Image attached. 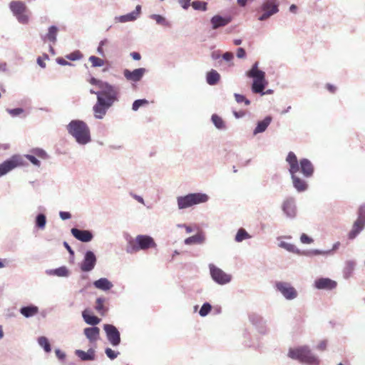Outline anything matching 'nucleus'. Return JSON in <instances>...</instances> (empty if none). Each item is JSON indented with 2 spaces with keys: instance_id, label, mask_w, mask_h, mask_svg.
I'll return each mask as SVG.
<instances>
[{
  "instance_id": "obj_62",
  "label": "nucleus",
  "mask_w": 365,
  "mask_h": 365,
  "mask_svg": "<svg viewBox=\"0 0 365 365\" xmlns=\"http://www.w3.org/2000/svg\"><path fill=\"white\" fill-rule=\"evenodd\" d=\"M253 0H237V3L241 6H245L248 1H252Z\"/></svg>"
},
{
  "instance_id": "obj_18",
  "label": "nucleus",
  "mask_w": 365,
  "mask_h": 365,
  "mask_svg": "<svg viewBox=\"0 0 365 365\" xmlns=\"http://www.w3.org/2000/svg\"><path fill=\"white\" fill-rule=\"evenodd\" d=\"M145 71V69L143 68H137L133 71L125 69L123 72V74L127 80L137 82L142 78Z\"/></svg>"
},
{
  "instance_id": "obj_16",
  "label": "nucleus",
  "mask_w": 365,
  "mask_h": 365,
  "mask_svg": "<svg viewBox=\"0 0 365 365\" xmlns=\"http://www.w3.org/2000/svg\"><path fill=\"white\" fill-rule=\"evenodd\" d=\"M365 225V216L359 214L357 220L354 223L352 230L349 233L350 240L354 239L356 235L362 230Z\"/></svg>"
},
{
  "instance_id": "obj_54",
  "label": "nucleus",
  "mask_w": 365,
  "mask_h": 365,
  "mask_svg": "<svg viewBox=\"0 0 365 365\" xmlns=\"http://www.w3.org/2000/svg\"><path fill=\"white\" fill-rule=\"evenodd\" d=\"M327 341L323 340L319 343V344L317 345V349L320 351H324L327 349Z\"/></svg>"
},
{
  "instance_id": "obj_10",
  "label": "nucleus",
  "mask_w": 365,
  "mask_h": 365,
  "mask_svg": "<svg viewBox=\"0 0 365 365\" xmlns=\"http://www.w3.org/2000/svg\"><path fill=\"white\" fill-rule=\"evenodd\" d=\"M277 289L288 300L297 297V292L294 287L288 282H278L275 285Z\"/></svg>"
},
{
  "instance_id": "obj_38",
  "label": "nucleus",
  "mask_w": 365,
  "mask_h": 365,
  "mask_svg": "<svg viewBox=\"0 0 365 365\" xmlns=\"http://www.w3.org/2000/svg\"><path fill=\"white\" fill-rule=\"evenodd\" d=\"M38 342L41 346H42L46 352H50L51 349L50 346V343L48 339L45 336H41L38 339Z\"/></svg>"
},
{
  "instance_id": "obj_45",
  "label": "nucleus",
  "mask_w": 365,
  "mask_h": 365,
  "mask_svg": "<svg viewBox=\"0 0 365 365\" xmlns=\"http://www.w3.org/2000/svg\"><path fill=\"white\" fill-rule=\"evenodd\" d=\"M54 274L58 277H66L68 274V271L65 267H61L56 269L53 271Z\"/></svg>"
},
{
  "instance_id": "obj_26",
  "label": "nucleus",
  "mask_w": 365,
  "mask_h": 365,
  "mask_svg": "<svg viewBox=\"0 0 365 365\" xmlns=\"http://www.w3.org/2000/svg\"><path fill=\"white\" fill-rule=\"evenodd\" d=\"M93 284L96 288L105 291L110 289L113 287L112 283L106 278H101L95 281Z\"/></svg>"
},
{
  "instance_id": "obj_56",
  "label": "nucleus",
  "mask_w": 365,
  "mask_h": 365,
  "mask_svg": "<svg viewBox=\"0 0 365 365\" xmlns=\"http://www.w3.org/2000/svg\"><path fill=\"white\" fill-rule=\"evenodd\" d=\"M59 215H60L61 218L63 220L70 219L71 217V214L68 212L61 211V212H60Z\"/></svg>"
},
{
  "instance_id": "obj_5",
  "label": "nucleus",
  "mask_w": 365,
  "mask_h": 365,
  "mask_svg": "<svg viewBox=\"0 0 365 365\" xmlns=\"http://www.w3.org/2000/svg\"><path fill=\"white\" fill-rule=\"evenodd\" d=\"M288 356L292 359H297L302 363L316 364L317 359L314 356L307 346H301L297 349H290Z\"/></svg>"
},
{
  "instance_id": "obj_8",
  "label": "nucleus",
  "mask_w": 365,
  "mask_h": 365,
  "mask_svg": "<svg viewBox=\"0 0 365 365\" xmlns=\"http://www.w3.org/2000/svg\"><path fill=\"white\" fill-rule=\"evenodd\" d=\"M101 90L97 93V98L101 97L108 106H112L115 101H118V88L106 83Z\"/></svg>"
},
{
  "instance_id": "obj_13",
  "label": "nucleus",
  "mask_w": 365,
  "mask_h": 365,
  "mask_svg": "<svg viewBox=\"0 0 365 365\" xmlns=\"http://www.w3.org/2000/svg\"><path fill=\"white\" fill-rule=\"evenodd\" d=\"M96 263V257L93 252H86L84 259L81 264V269L83 272H89L92 270Z\"/></svg>"
},
{
  "instance_id": "obj_7",
  "label": "nucleus",
  "mask_w": 365,
  "mask_h": 365,
  "mask_svg": "<svg viewBox=\"0 0 365 365\" xmlns=\"http://www.w3.org/2000/svg\"><path fill=\"white\" fill-rule=\"evenodd\" d=\"M9 7L20 23L26 24L29 22V12L25 3L21 1H12Z\"/></svg>"
},
{
  "instance_id": "obj_51",
  "label": "nucleus",
  "mask_w": 365,
  "mask_h": 365,
  "mask_svg": "<svg viewBox=\"0 0 365 365\" xmlns=\"http://www.w3.org/2000/svg\"><path fill=\"white\" fill-rule=\"evenodd\" d=\"M300 240L303 244H311L313 242V240L304 233L301 235Z\"/></svg>"
},
{
  "instance_id": "obj_36",
  "label": "nucleus",
  "mask_w": 365,
  "mask_h": 365,
  "mask_svg": "<svg viewBox=\"0 0 365 365\" xmlns=\"http://www.w3.org/2000/svg\"><path fill=\"white\" fill-rule=\"evenodd\" d=\"M46 223V218L43 214H38L36 218V225L41 230L45 228Z\"/></svg>"
},
{
  "instance_id": "obj_64",
  "label": "nucleus",
  "mask_w": 365,
  "mask_h": 365,
  "mask_svg": "<svg viewBox=\"0 0 365 365\" xmlns=\"http://www.w3.org/2000/svg\"><path fill=\"white\" fill-rule=\"evenodd\" d=\"M37 62L41 67H42V68L46 67V63L43 62V61L40 57L38 58Z\"/></svg>"
},
{
  "instance_id": "obj_25",
  "label": "nucleus",
  "mask_w": 365,
  "mask_h": 365,
  "mask_svg": "<svg viewBox=\"0 0 365 365\" xmlns=\"http://www.w3.org/2000/svg\"><path fill=\"white\" fill-rule=\"evenodd\" d=\"M282 209L287 216L294 217L295 215V206L292 200H287L284 201Z\"/></svg>"
},
{
  "instance_id": "obj_22",
  "label": "nucleus",
  "mask_w": 365,
  "mask_h": 365,
  "mask_svg": "<svg viewBox=\"0 0 365 365\" xmlns=\"http://www.w3.org/2000/svg\"><path fill=\"white\" fill-rule=\"evenodd\" d=\"M140 12L141 6L140 5H138L135 11L125 15L120 16L119 17V21L123 23L135 21L140 16Z\"/></svg>"
},
{
  "instance_id": "obj_60",
  "label": "nucleus",
  "mask_w": 365,
  "mask_h": 365,
  "mask_svg": "<svg viewBox=\"0 0 365 365\" xmlns=\"http://www.w3.org/2000/svg\"><path fill=\"white\" fill-rule=\"evenodd\" d=\"M56 61L58 62V63L61 64V65H63V66H65V65H68L69 64L68 63V61H66L64 58H58L56 59Z\"/></svg>"
},
{
  "instance_id": "obj_12",
  "label": "nucleus",
  "mask_w": 365,
  "mask_h": 365,
  "mask_svg": "<svg viewBox=\"0 0 365 365\" xmlns=\"http://www.w3.org/2000/svg\"><path fill=\"white\" fill-rule=\"evenodd\" d=\"M210 273L212 279L217 283L224 284L231 280V276L224 272L222 269L213 264L210 265Z\"/></svg>"
},
{
  "instance_id": "obj_57",
  "label": "nucleus",
  "mask_w": 365,
  "mask_h": 365,
  "mask_svg": "<svg viewBox=\"0 0 365 365\" xmlns=\"http://www.w3.org/2000/svg\"><path fill=\"white\" fill-rule=\"evenodd\" d=\"M222 57L225 60L229 61L233 58L234 56H233V53L231 52H226L223 54Z\"/></svg>"
},
{
  "instance_id": "obj_48",
  "label": "nucleus",
  "mask_w": 365,
  "mask_h": 365,
  "mask_svg": "<svg viewBox=\"0 0 365 365\" xmlns=\"http://www.w3.org/2000/svg\"><path fill=\"white\" fill-rule=\"evenodd\" d=\"M152 19H154L158 24H167L165 19L160 15L154 14L152 16Z\"/></svg>"
},
{
  "instance_id": "obj_58",
  "label": "nucleus",
  "mask_w": 365,
  "mask_h": 365,
  "mask_svg": "<svg viewBox=\"0 0 365 365\" xmlns=\"http://www.w3.org/2000/svg\"><path fill=\"white\" fill-rule=\"evenodd\" d=\"M56 356L60 359H63L66 356L65 354L59 349L56 350Z\"/></svg>"
},
{
  "instance_id": "obj_30",
  "label": "nucleus",
  "mask_w": 365,
  "mask_h": 365,
  "mask_svg": "<svg viewBox=\"0 0 365 365\" xmlns=\"http://www.w3.org/2000/svg\"><path fill=\"white\" fill-rule=\"evenodd\" d=\"M220 78V74L215 70H212L207 73V82L211 86L217 84Z\"/></svg>"
},
{
  "instance_id": "obj_33",
  "label": "nucleus",
  "mask_w": 365,
  "mask_h": 365,
  "mask_svg": "<svg viewBox=\"0 0 365 365\" xmlns=\"http://www.w3.org/2000/svg\"><path fill=\"white\" fill-rule=\"evenodd\" d=\"M204 240V237L202 235L198 234L185 239V243L186 245L202 243Z\"/></svg>"
},
{
  "instance_id": "obj_42",
  "label": "nucleus",
  "mask_w": 365,
  "mask_h": 365,
  "mask_svg": "<svg viewBox=\"0 0 365 365\" xmlns=\"http://www.w3.org/2000/svg\"><path fill=\"white\" fill-rule=\"evenodd\" d=\"M148 103V101L145 99H139V100H136L133 102V106H132V109L135 111H136L137 110H138V108L140 107V106H145V105H147Z\"/></svg>"
},
{
  "instance_id": "obj_40",
  "label": "nucleus",
  "mask_w": 365,
  "mask_h": 365,
  "mask_svg": "<svg viewBox=\"0 0 365 365\" xmlns=\"http://www.w3.org/2000/svg\"><path fill=\"white\" fill-rule=\"evenodd\" d=\"M89 61L91 63L93 67H100L104 65V61L95 56H91L89 58Z\"/></svg>"
},
{
  "instance_id": "obj_53",
  "label": "nucleus",
  "mask_w": 365,
  "mask_h": 365,
  "mask_svg": "<svg viewBox=\"0 0 365 365\" xmlns=\"http://www.w3.org/2000/svg\"><path fill=\"white\" fill-rule=\"evenodd\" d=\"M191 0H178L179 4L184 9H187L190 6Z\"/></svg>"
},
{
  "instance_id": "obj_9",
  "label": "nucleus",
  "mask_w": 365,
  "mask_h": 365,
  "mask_svg": "<svg viewBox=\"0 0 365 365\" xmlns=\"http://www.w3.org/2000/svg\"><path fill=\"white\" fill-rule=\"evenodd\" d=\"M279 1L277 0H267L262 4L261 9L263 14L258 18L259 21H264L279 11Z\"/></svg>"
},
{
  "instance_id": "obj_27",
  "label": "nucleus",
  "mask_w": 365,
  "mask_h": 365,
  "mask_svg": "<svg viewBox=\"0 0 365 365\" xmlns=\"http://www.w3.org/2000/svg\"><path fill=\"white\" fill-rule=\"evenodd\" d=\"M76 354L83 361L93 360L95 357V353L92 349L86 352L82 350H76Z\"/></svg>"
},
{
  "instance_id": "obj_11",
  "label": "nucleus",
  "mask_w": 365,
  "mask_h": 365,
  "mask_svg": "<svg viewBox=\"0 0 365 365\" xmlns=\"http://www.w3.org/2000/svg\"><path fill=\"white\" fill-rule=\"evenodd\" d=\"M103 329L109 342L114 346L119 345L120 343V336L117 328L112 324H104Z\"/></svg>"
},
{
  "instance_id": "obj_29",
  "label": "nucleus",
  "mask_w": 365,
  "mask_h": 365,
  "mask_svg": "<svg viewBox=\"0 0 365 365\" xmlns=\"http://www.w3.org/2000/svg\"><path fill=\"white\" fill-rule=\"evenodd\" d=\"M20 312L25 317H31L38 312V309L36 306H28L21 308Z\"/></svg>"
},
{
  "instance_id": "obj_47",
  "label": "nucleus",
  "mask_w": 365,
  "mask_h": 365,
  "mask_svg": "<svg viewBox=\"0 0 365 365\" xmlns=\"http://www.w3.org/2000/svg\"><path fill=\"white\" fill-rule=\"evenodd\" d=\"M26 158L29 160L33 165L40 166V161L32 154L25 155Z\"/></svg>"
},
{
  "instance_id": "obj_37",
  "label": "nucleus",
  "mask_w": 365,
  "mask_h": 365,
  "mask_svg": "<svg viewBox=\"0 0 365 365\" xmlns=\"http://www.w3.org/2000/svg\"><path fill=\"white\" fill-rule=\"evenodd\" d=\"M190 5L192 6V8L195 10L197 11H206L207 10V4L205 1H195L190 4Z\"/></svg>"
},
{
  "instance_id": "obj_63",
  "label": "nucleus",
  "mask_w": 365,
  "mask_h": 365,
  "mask_svg": "<svg viewBox=\"0 0 365 365\" xmlns=\"http://www.w3.org/2000/svg\"><path fill=\"white\" fill-rule=\"evenodd\" d=\"M65 247L66 248V250L68 251V252L71 255H73V250L71 249V247L69 246V245L66 242H64L63 243Z\"/></svg>"
},
{
  "instance_id": "obj_31",
  "label": "nucleus",
  "mask_w": 365,
  "mask_h": 365,
  "mask_svg": "<svg viewBox=\"0 0 365 365\" xmlns=\"http://www.w3.org/2000/svg\"><path fill=\"white\" fill-rule=\"evenodd\" d=\"M106 299L102 297L98 298L96 301L95 309L101 315H104L108 310L104 305Z\"/></svg>"
},
{
  "instance_id": "obj_23",
  "label": "nucleus",
  "mask_w": 365,
  "mask_h": 365,
  "mask_svg": "<svg viewBox=\"0 0 365 365\" xmlns=\"http://www.w3.org/2000/svg\"><path fill=\"white\" fill-rule=\"evenodd\" d=\"M300 168L302 173L305 177H310L313 174V165L307 159H302L300 160Z\"/></svg>"
},
{
  "instance_id": "obj_46",
  "label": "nucleus",
  "mask_w": 365,
  "mask_h": 365,
  "mask_svg": "<svg viewBox=\"0 0 365 365\" xmlns=\"http://www.w3.org/2000/svg\"><path fill=\"white\" fill-rule=\"evenodd\" d=\"M235 100L237 103H242L244 102L245 105L248 106L250 104V101L247 99L244 96L235 93Z\"/></svg>"
},
{
  "instance_id": "obj_49",
  "label": "nucleus",
  "mask_w": 365,
  "mask_h": 365,
  "mask_svg": "<svg viewBox=\"0 0 365 365\" xmlns=\"http://www.w3.org/2000/svg\"><path fill=\"white\" fill-rule=\"evenodd\" d=\"M89 83L92 85H95L98 88H99L100 89L103 86V85L106 83L105 82H103L98 79H96L95 78H91L90 80H89Z\"/></svg>"
},
{
  "instance_id": "obj_2",
  "label": "nucleus",
  "mask_w": 365,
  "mask_h": 365,
  "mask_svg": "<svg viewBox=\"0 0 365 365\" xmlns=\"http://www.w3.org/2000/svg\"><path fill=\"white\" fill-rule=\"evenodd\" d=\"M156 246L157 245L152 237L139 235L135 239L128 241L126 251L128 253H134L140 250H145L150 248H155Z\"/></svg>"
},
{
  "instance_id": "obj_35",
  "label": "nucleus",
  "mask_w": 365,
  "mask_h": 365,
  "mask_svg": "<svg viewBox=\"0 0 365 365\" xmlns=\"http://www.w3.org/2000/svg\"><path fill=\"white\" fill-rule=\"evenodd\" d=\"M250 237L251 236L247 232V231L245 229L240 228L235 236V241L237 242H240L242 240L250 239Z\"/></svg>"
},
{
  "instance_id": "obj_4",
  "label": "nucleus",
  "mask_w": 365,
  "mask_h": 365,
  "mask_svg": "<svg viewBox=\"0 0 365 365\" xmlns=\"http://www.w3.org/2000/svg\"><path fill=\"white\" fill-rule=\"evenodd\" d=\"M286 161L289 165V172L292 175L294 187L299 192L304 191L307 187L306 182L296 176V173L299 170L296 155L293 152H289L287 156Z\"/></svg>"
},
{
  "instance_id": "obj_6",
  "label": "nucleus",
  "mask_w": 365,
  "mask_h": 365,
  "mask_svg": "<svg viewBox=\"0 0 365 365\" xmlns=\"http://www.w3.org/2000/svg\"><path fill=\"white\" fill-rule=\"evenodd\" d=\"M208 196L202 193H192L177 199L179 209H185L191 206L207 202Z\"/></svg>"
},
{
  "instance_id": "obj_24",
  "label": "nucleus",
  "mask_w": 365,
  "mask_h": 365,
  "mask_svg": "<svg viewBox=\"0 0 365 365\" xmlns=\"http://www.w3.org/2000/svg\"><path fill=\"white\" fill-rule=\"evenodd\" d=\"M82 316L83 317L84 321L88 324L91 325H96L98 324L101 322V319L98 317L91 315L90 314V311L88 310H84L82 313Z\"/></svg>"
},
{
  "instance_id": "obj_59",
  "label": "nucleus",
  "mask_w": 365,
  "mask_h": 365,
  "mask_svg": "<svg viewBox=\"0 0 365 365\" xmlns=\"http://www.w3.org/2000/svg\"><path fill=\"white\" fill-rule=\"evenodd\" d=\"M130 56H132V58L134 59V60H140V58H141V56L139 53L138 52H133L130 53Z\"/></svg>"
},
{
  "instance_id": "obj_14",
  "label": "nucleus",
  "mask_w": 365,
  "mask_h": 365,
  "mask_svg": "<svg viewBox=\"0 0 365 365\" xmlns=\"http://www.w3.org/2000/svg\"><path fill=\"white\" fill-rule=\"evenodd\" d=\"M111 106H108L101 97L97 98V103L93 106L94 115L96 118L101 119L106 115L107 110Z\"/></svg>"
},
{
  "instance_id": "obj_43",
  "label": "nucleus",
  "mask_w": 365,
  "mask_h": 365,
  "mask_svg": "<svg viewBox=\"0 0 365 365\" xmlns=\"http://www.w3.org/2000/svg\"><path fill=\"white\" fill-rule=\"evenodd\" d=\"M212 307L209 303H205L202 306L199 314L202 317H205L210 311H211Z\"/></svg>"
},
{
  "instance_id": "obj_50",
  "label": "nucleus",
  "mask_w": 365,
  "mask_h": 365,
  "mask_svg": "<svg viewBox=\"0 0 365 365\" xmlns=\"http://www.w3.org/2000/svg\"><path fill=\"white\" fill-rule=\"evenodd\" d=\"M107 356L110 359H114L117 357L118 353L115 352L110 348H106L105 351Z\"/></svg>"
},
{
  "instance_id": "obj_28",
  "label": "nucleus",
  "mask_w": 365,
  "mask_h": 365,
  "mask_svg": "<svg viewBox=\"0 0 365 365\" xmlns=\"http://www.w3.org/2000/svg\"><path fill=\"white\" fill-rule=\"evenodd\" d=\"M272 118L270 116H267L263 120L258 122L257 125L254 130V133L257 134L264 132L270 124Z\"/></svg>"
},
{
  "instance_id": "obj_19",
  "label": "nucleus",
  "mask_w": 365,
  "mask_h": 365,
  "mask_svg": "<svg viewBox=\"0 0 365 365\" xmlns=\"http://www.w3.org/2000/svg\"><path fill=\"white\" fill-rule=\"evenodd\" d=\"M71 233L77 240L83 242H90L93 237V234L88 230L72 228Z\"/></svg>"
},
{
  "instance_id": "obj_44",
  "label": "nucleus",
  "mask_w": 365,
  "mask_h": 365,
  "mask_svg": "<svg viewBox=\"0 0 365 365\" xmlns=\"http://www.w3.org/2000/svg\"><path fill=\"white\" fill-rule=\"evenodd\" d=\"M66 58L71 61H76L82 58V54L80 51H76L66 55Z\"/></svg>"
},
{
  "instance_id": "obj_15",
  "label": "nucleus",
  "mask_w": 365,
  "mask_h": 365,
  "mask_svg": "<svg viewBox=\"0 0 365 365\" xmlns=\"http://www.w3.org/2000/svg\"><path fill=\"white\" fill-rule=\"evenodd\" d=\"M19 165L20 161L17 157H13L4 161L3 163L0 164V177L6 174Z\"/></svg>"
},
{
  "instance_id": "obj_39",
  "label": "nucleus",
  "mask_w": 365,
  "mask_h": 365,
  "mask_svg": "<svg viewBox=\"0 0 365 365\" xmlns=\"http://www.w3.org/2000/svg\"><path fill=\"white\" fill-rule=\"evenodd\" d=\"M212 121L218 129H222L225 128L224 121L219 115L216 114L212 115Z\"/></svg>"
},
{
  "instance_id": "obj_34",
  "label": "nucleus",
  "mask_w": 365,
  "mask_h": 365,
  "mask_svg": "<svg viewBox=\"0 0 365 365\" xmlns=\"http://www.w3.org/2000/svg\"><path fill=\"white\" fill-rule=\"evenodd\" d=\"M57 32L58 29L56 26H51V27H49L48 34L46 35L47 39L52 43H55L56 41Z\"/></svg>"
},
{
  "instance_id": "obj_21",
  "label": "nucleus",
  "mask_w": 365,
  "mask_h": 365,
  "mask_svg": "<svg viewBox=\"0 0 365 365\" xmlns=\"http://www.w3.org/2000/svg\"><path fill=\"white\" fill-rule=\"evenodd\" d=\"M231 21V18L230 17H222L219 15L214 16L211 19V24L212 25V29H216L219 27L225 26L228 24Z\"/></svg>"
},
{
  "instance_id": "obj_3",
  "label": "nucleus",
  "mask_w": 365,
  "mask_h": 365,
  "mask_svg": "<svg viewBox=\"0 0 365 365\" xmlns=\"http://www.w3.org/2000/svg\"><path fill=\"white\" fill-rule=\"evenodd\" d=\"M247 76L250 78H252L254 80L252 86L253 93H262L263 94V90L267 85V82L265 79V73L258 69L257 62L255 63L252 68L247 72Z\"/></svg>"
},
{
  "instance_id": "obj_55",
  "label": "nucleus",
  "mask_w": 365,
  "mask_h": 365,
  "mask_svg": "<svg viewBox=\"0 0 365 365\" xmlns=\"http://www.w3.org/2000/svg\"><path fill=\"white\" fill-rule=\"evenodd\" d=\"M237 56L239 58H242L245 56V51L242 48H239L237 50Z\"/></svg>"
},
{
  "instance_id": "obj_17",
  "label": "nucleus",
  "mask_w": 365,
  "mask_h": 365,
  "mask_svg": "<svg viewBox=\"0 0 365 365\" xmlns=\"http://www.w3.org/2000/svg\"><path fill=\"white\" fill-rule=\"evenodd\" d=\"M337 283L329 278H319L315 280L314 286L318 289L331 290L334 289Z\"/></svg>"
},
{
  "instance_id": "obj_52",
  "label": "nucleus",
  "mask_w": 365,
  "mask_h": 365,
  "mask_svg": "<svg viewBox=\"0 0 365 365\" xmlns=\"http://www.w3.org/2000/svg\"><path fill=\"white\" fill-rule=\"evenodd\" d=\"M24 110L22 108H14V109H10L8 110V112L12 115V116H16L18 115H20L22 113Z\"/></svg>"
},
{
  "instance_id": "obj_61",
  "label": "nucleus",
  "mask_w": 365,
  "mask_h": 365,
  "mask_svg": "<svg viewBox=\"0 0 365 365\" xmlns=\"http://www.w3.org/2000/svg\"><path fill=\"white\" fill-rule=\"evenodd\" d=\"M327 88L330 91L331 93H334L336 91V87L331 84H327Z\"/></svg>"
},
{
  "instance_id": "obj_1",
  "label": "nucleus",
  "mask_w": 365,
  "mask_h": 365,
  "mask_svg": "<svg viewBox=\"0 0 365 365\" xmlns=\"http://www.w3.org/2000/svg\"><path fill=\"white\" fill-rule=\"evenodd\" d=\"M67 130L80 144L84 145L91 141L90 129L82 120H71L67 125Z\"/></svg>"
},
{
  "instance_id": "obj_20",
  "label": "nucleus",
  "mask_w": 365,
  "mask_h": 365,
  "mask_svg": "<svg viewBox=\"0 0 365 365\" xmlns=\"http://www.w3.org/2000/svg\"><path fill=\"white\" fill-rule=\"evenodd\" d=\"M83 333L91 343L96 342L100 336V329L97 327L85 328Z\"/></svg>"
},
{
  "instance_id": "obj_41",
  "label": "nucleus",
  "mask_w": 365,
  "mask_h": 365,
  "mask_svg": "<svg viewBox=\"0 0 365 365\" xmlns=\"http://www.w3.org/2000/svg\"><path fill=\"white\" fill-rule=\"evenodd\" d=\"M32 155L41 159H46L47 153L42 149L36 148L31 150Z\"/></svg>"
},
{
  "instance_id": "obj_32",
  "label": "nucleus",
  "mask_w": 365,
  "mask_h": 365,
  "mask_svg": "<svg viewBox=\"0 0 365 365\" xmlns=\"http://www.w3.org/2000/svg\"><path fill=\"white\" fill-rule=\"evenodd\" d=\"M279 245L280 247L284 248V250H287L288 252L298 254V255L301 254L299 250L293 244L288 243L286 242H281L279 244Z\"/></svg>"
}]
</instances>
